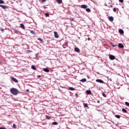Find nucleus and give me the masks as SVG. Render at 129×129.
Returning a JSON list of instances; mask_svg holds the SVG:
<instances>
[{
	"mask_svg": "<svg viewBox=\"0 0 129 129\" xmlns=\"http://www.w3.org/2000/svg\"><path fill=\"white\" fill-rule=\"evenodd\" d=\"M119 3H123V0H119Z\"/></svg>",
	"mask_w": 129,
	"mask_h": 129,
	"instance_id": "f704fd0d",
	"label": "nucleus"
},
{
	"mask_svg": "<svg viewBox=\"0 0 129 129\" xmlns=\"http://www.w3.org/2000/svg\"><path fill=\"white\" fill-rule=\"evenodd\" d=\"M43 70L44 72H50V70L48 68H44Z\"/></svg>",
	"mask_w": 129,
	"mask_h": 129,
	"instance_id": "9b49d317",
	"label": "nucleus"
},
{
	"mask_svg": "<svg viewBox=\"0 0 129 129\" xmlns=\"http://www.w3.org/2000/svg\"><path fill=\"white\" fill-rule=\"evenodd\" d=\"M125 105H126L128 107H129V103L128 102H125Z\"/></svg>",
	"mask_w": 129,
	"mask_h": 129,
	"instance_id": "b1692460",
	"label": "nucleus"
},
{
	"mask_svg": "<svg viewBox=\"0 0 129 129\" xmlns=\"http://www.w3.org/2000/svg\"><path fill=\"white\" fill-rule=\"evenodd\" d=\"M30 33L32 34V35H35V32L33 30L30 31Z\"/></svg>",
	"mask_w": 129,
	"mask_h": 129,
	"instance_id": "c85d7f7f",
	"label": "nucleus"
},
{
	"mask_svg": "<svg viewBox=\"0 0 129 129\" xmlns=\"http://www.w3.org/2000/svg\"><path fill=\"white\" fill-rule=\"evenodd\" d=\"M80 81H81V82H86V81H87V80H86V79L83 78V79H81L80 80Z\"/></svg>",
	"mask_w": 129,
	"mask_h": 129,
	"instance_id": "2eb2a0df",
	"label": "nucleus"
},
{
	"mask_svg": "<svg viewBox=\"0 0 129 129\" xmlns=\"http://www.w3.org/2000/svg\"><path fill=\"white\" fill-rule=\"evenodd\" d=\"M46 118H47V119H50V118H51V117L50 116H47V115H46Z\"/></svg>",
	"mask_w": 129,
	"mask_h": 129,
	"instance_id": "473e14b6",
	"label": "nucleus"
},
{
	"mask_svg": "<svg viewBox=\"0 0 129 129\" xmlns=\"http://www.w3.org/2000/svg\"><path fill=\"white\" fill-rule=\"evenodd\" d=\"M115 116L116 117V118H120V115H115Z\"/></svg>",
	"mask_w": 129,
	"mask_h": 129,
	"instance_id": "a878e982",
	"label": "nucleus"
},
{
	"mask_svg": "<svg viewBox=\"0 0 129 129\" xmlns=\"http://www.w3.org/2000/svg\"><path fill=\"white\" fill-rule=\"evenodd\" d=\"M113 11L114 12V13H116V8H113Z\"/></svg>",
	"mask_w": 129,
	"mask_h": 129,
	"instance_id": "7c9ffc66",
	"label": "nucleus"
},
{
	"mask_svg": "<svg viewBox=\"0 0 129 129\" xmlns=\"http://www.w3.org/2000/svg\"><path fill=\"white\" fill-rule=\"evenodd\" d=\"M75 52H80V49H79L78 47H76L75 48Z\"/></svg>",
	"mask_w": 129,
	"mask_h": 129,
	"instance_id": "f8f14e48",
	"label": "nucleus"
},
{
	"mask_svg": "<svg viewBox=\"0 0 129 129\" xmlns=\"http://www.w3.org/2000/svg\"><path fill=\"white\" fill-rule=\"evenodd\" d=\"M69 90H71V91L74 90V88L73 87H69Z\"/></svg>",
	"mask_w": 129,
	"mask_h": 129,
	"instance_id": "bb28decb",
	"label": "nucleus"
},
{
	"mask_svg": "<svg viewBox=\"0 0 129 129\" xmlns=\"http://www.w3.org/2000/svg\"><path fill=\"white\" fill-rule=\"evenodd\" d=\"M46 17H49V13H47L45 14Z\"/></svg>",
	"mask_w": 129,
	"mask_h": 129,
	"instance_id": "72a5a7b5",
	"label": "nucleus"
},
{
	"mask_svg": "<svg viewBox=\"0 0 129 129\" xmlns=\"http://www.w3.org/2000/svg\"><path fill=\"white\" fill-rule=\"evenodd\" d=\"M14 33L15 34H20V32L17 30H14Z\"/></svg>",
	"mask_w": 129,
	"mask_h": 129,
	"instance_id": "412c9836",
	"label": "nucleus"
},
{
	"mask_svg": "<svg viewBox=\"0 0 129 129\" xmlns=\"http://www.w3.org/2000/svg\"><path fill=\"white\" fill-rule=\"evenodd\" d=\"M52 124H53V125H57V124H58V123L56 121H54L52 123Z\"/></svg>",
	"mask_w": 129,
	"mask_h": 129,
	"instance_id": "aec40b11",
	"label": "nucleus"
},
{
	"mask_svg": "<svg viewBox=\"0 0 129 129\" xmlns=\"http://www.w3.org/2000/svg\"><path fill=\"white\" fill-rule=\"evenodd\" d=\"M0 64H1V61H0Z\"/></svg>",
	"mask_w": 129,
	"mask_h": 129,
	"instance_id": "de8ad7c7",
	"label": "nucleus"
},
{
	"mask_svg": "<svg viewBox=\"0 0 129 129\" xmlns=\"http://www.w3.org/2000/svg\"><path fill=\"white\" fill-rule=\"evenodd\" d=\"M108 20L110 21V22H113V17L110 16L108 17Z\"/></svg>",
	"mask_w": 129,
	"mask_h": 129,
	"instance_id": "0eeeda50",
	"label": "nucleus"
},
{
	"mask_svg": "<svg viewBox=\"0 0 129 129\" xmlns=\"http://www.w3.org/2000/svg\"><path fill=\"white\" fill-rule=\"evenodd\" d=\"M56 2H57V3L58 4H62V0H55Z\"/></svg>",
	"mask_w": 129,
	"mask_h": 129,
	"instance_id": "f3484780",
	"label": "nucleus"
},
{
	"mask_svg": "<svg viewBox=\"0 0 129 129\" xmlns=\"http://www.w3.org/2000/svg\"><path fill=\"white\" fill-rule=\"evenodd\" d=\"M0 4H5V2L3 0H0Z\"/></svg>",
	"mask_w": 129,
	"mask_h": 129,
	"instance_id": "c756f323",
	"label": "nucleus"
},
{
	"mask_svg": "<svg viewBox=\"0 0 129 129\" xmlns=\"http://www.w3.org/2000/svg\"><path fill=\"white\" fill-rule=\"evenodd\" d=\"M54 37L56 38H59V35L58 34V33H57V32L55 31L54 32Z\"/></svg>",
	"mask_w": 129,
	"mask_h": 129,
	"instance_id": "423d86ee",
	"label": "nucleus"
},
{
	"mask_svg": "<svg viewBox=\"0 0 129 129\" xmlns=\"http://www.w3.org/2000/svg\"><path fill=\"white\" fill-rule=\"evenodd\" d=\"M46 2V0H41L42 3H45Z\"/></svg>",
	"mask_w": 129,
	"mask_h": 129,
	"instance_id": "e433bc0d",
	"label": "nucleus"
},
{
	"mask_svg": "<svg viewBox=\"0 0 129 129\" xmlns=\"http://www.w3.org/2000/svg\"><path fill=\"white\" fill-rule=\"evenodd\" d=\"M97 111H100V110L97 109Z\"/></svg>",
	"mask_w": 129,
	"mask_h": 129,
	"instance_id": "c03bdc74",
	"label": "nucleus"
},
{
	"mask_svg": "<svg viewBox=\"0 0 129 129\" xmlns=\"http://www.w3.org/2000/svg\"><path fill=\"white\" fill-rule=\"evenodd\" d=\"M10 92H11L13 95H18L19 90L17 89V88H13L10 89Z\"/></svg>",
	"mask_w": 129,
	"mask_h": 129,
	"instance_id": "f257e3e1",
	"label": "nucleus"
},
{
	"mask_svg": "<svg viewBox=\"0 0 129 129\" xmlns=\"http://www.w3.org/2000/svg\"><path fill=\"white\" fill-rule=\"evenodd\" d=\"M2 31H4V29H2Z\"/></svg>",
	"mask_w": 129,
	"mask_h": 129,
	"instance_id": "49530a36",
	"label": "nucleus"
},
{
	"mask_svg": "<svg viewBox=\"0 0 129 129\" xmlns=\"http://www.w3.org/2000/svg\"><path fill=\"white\" fill-rule=\"evenodd\" d=\"M122 111H123L124 113H126V110H125L124 108L122 109Z\"/></svg>",
	"mask_w": 129,
	"mask_h": 129,
	"instance_id": "5701e85b",
	"label": "nucleus"
},
{
	"mask_svg": "<svg viewBox=\"0 0 129 129\" xmlns=\"http://www.w3.org/2000/svg\"><path fill=\"white\" fill-rule=\"evenodd\" d=\"M20 27L23 29V30H25V25L23 24H21Z\"/></svg>",
	"mask_w": 129,
	"mask_h": 129,
	"instance_id": "4468645a",
	"label": "nucleus"
},
{
	"mask_svg": "<svg viewBox=\"0 0 129 129\" xmlns=\"http://www.w3.org/2000/svg\"><path fill=\"white\" fill-rule=\"evenodd\" d=\"M86 12H88V13H90V12H91V10L89 8H87L86 9Z\"/></svg>",
	"mask_w": 129,
	"mask_h": 129,
	"instance_id": "6ab92c4d",
	"label": "nucleus"
},
{
	"mask_svg": "<svg viewBox=\"0 0 129 129\" xmlns=\"http://www.w3.org/2000/svg\"><path fill=\"white\" fill-rule=\"evenodd\" d=\"M11 79L12 80H13V81H14V82H16V83H18V81L17 79H16L14 77H11Z\"/></svg>",
	"mask_w": 129,
	"mask_h": 129,
	"instance_id": "39448f33",
	"label": "nucleus"
},
{
	"mask_svg": "<svg viewBox=\"0 0 129 129\" xmlns=\"http://www.w3.org/2000/svg\"><path fill=\"white\" fill-rule=\"evenodd\" d=\"M63 48H64V49H66V48H67V47H68V44H67V43H64L63 45H62Z\"/></svg>",
	"mask_w": 129,
	"mask_h": 129,
	"instance_id": "1a4fd4ad",
	"label": "nucleus"
},
{
	"mask_svg": "<svg viewBox=\"0 0 129 129\" xmlns=\"http://www.w3.org/2000/svg\"><path fill=\"white\" fill-rule=\"evenodd\" d=\"M109 57L110 60H114L115 59V56L111 54L109 55Z\"/></svg>",
	"mask_w": 129,
	"mask_h": 129,
	"instance_id": "7ed1b4c3",
	"label": "nucleus"
},
{
	"mask_svg": "<svg viewBox=\"0 0 129 129\" xmlns=\"http://www.w3.org/2000/svg\"><path fill=\"white\" fill-rule=\"evenodd\" d=\"M119 33L122 35V34L124 33L123 30L122 29H119Z\"/></svg>",
	"mask_w": 129,
	"mask_h": 129,
	"instance_id": "dca6fc26",
	"label": "nucleus"
},
{
	"mask_svg": "<svg viewBox=\"0 0 129 129\" xmlns=\"http://www.w3.org/2000/svg\"><path fill=\"white\" fill-rule=\"evenodd\" d=\"M31 68L33 70H36V67L35 66H32Z\"/></svg>",
	"mask_w": 129,
	"mask_h": 129,
	"instance_id": "4be33fe9",
	"label": "nucleus"
},
{
	"mask_svg": "<svg viewBox=\"0 0 129 129\" xmlns=\"http://www.w3.org/2000/svg\"><path fill=\"white\" fill-rule=\"evenodd\" d=\"M37 77H38V78H40L41 75H38V76H37Z\"/></svg>",
	"mask_w": 129,
	"mask_h": 129,
	"instance_id": "58836bf2",
	"label": "nucleus"
},
{
	"mask_svg": "<svg viewBox=\"0 0 129 129\" xmlns=\"http://www.w3.org/2000/svg\"><path fill=\"white\" fill-rule=\"evenodd\" d=\"M39 41H40V42H42L43 40L41 38H38Z\"/></svg>",
	"mask_w": 129,
	"mask_h": 129,
	"instance_id": "c9c22d12",
	"label": "nucleus"
},
{
	"mask_svg": "<svg viewBox=\"0 0 129 129\" xmlns=\"http://www.w3.org/2000/svg\"><path fill=\"white\" fill-rule=\"evenodd\" d=\"M13 128H17V125H16V124H13Z\"/></svg>",
	"mask_w": 129,
	"mask_h": 129,
	"instance_id": "cd10ccee",
	"label": "nucleus"
},
{
	"mask_svg": "<svg viewBox=\"0 0 129 129\" xmlns=\"http://www.w3.org/2000/svg\"><path fill=\"white\" fill-rule=\"evenodd\" d=\"M96 82H98L99 83L104 84V82L102 81L101 79H97L96 80Z\"/></svg>",
	"mask_w": 129,
	"mask_h": 129,
	"instance_id": "f03ea898",
	"label": "nucleus"
},
{
	"mask_svg": "<svg viewBox=\"0 0 129 129\" xmlns=\"http://www.w3.org/2000/svg\"><path fill=\"white\" fill-rule=\"evenodd\" d=\"M116 10H117V11H118V8L116 9Z\"/></svg>",
	"mask_w": 129,
	"mask_h": 129,
	"instance_id": "a18cd8bd",
	"label": "nucleus"
},
{
	"mask_svg": "<svg viewBox=\"0 0 129 129\" xmlns=\"http://www.w3.org/2000/svg\"><path fill=\"white\" fill-rule=\"evenodd\" d=\"M0 7L2 8L4 10L8 9V6L5 5H0Z\"/></svg>",
	"mask_w": 129,
	"mask_h": 129,
	"instance_id": "20e7f679",
	"label": "nucleus"
},
{
	"mask_svg": "<svg viewBox=\"0 0 129 129\" xmlns=\"http://www.w3.org/2000/svg\"><path fill=\"white\" fill-rule=\"evenodd\" d=\"M26 91H27V92H29V90H28V89H27V90H26Z\"/></svg>",
	"mask_w": 129,
	"mask_h": 129,
	"instance_id": "37998d69",
	"label": "nucleus"
},
{
	"mask_svg": "<svg viewBox=\"0 0 129 129\" xmlns=\"http://www.w3.org/2000/svg\"><path fill=\"white\" fill-rule=\"evenodd\" d=\"M82 9H87V6L86 5H82L81 6Z\"/></svg>",
	"mask_w": 129,
	"mask_h": 129,
	"instance_id": "9d476101",
	"label": "nucleus"
},
{
	"mask_svg": "<svg viewBox=\"0 0 129 129\" xmlns=\"http://www.w3.org/2000/svg\"><path fill=\"white\" fill-rule=\"evenodd\" d=\"M118 46L119 48H120L121 49H122V48H123L124 47L123 44H122V43H118Z\"/></svg>",
	"mask_w": 129,
	"mask_h": 129,
	"instance_id": "6e6552de",
	"label": "nucleus"
},
{
	"mask_svg": "<svg viewBox=\"0 0 129 129\" xmlns=\"http://www.w3.org/2000/svg\"><path fill=\"white\" fill-rule=\"evenodd\" d=\"M86 93H87V94L90 95L91 94V91L88 90L86 91Z\"/></svg>",
	"mask_w": 129,
	"mask_h": 129,
	"instance_id": "ddd939ff",
	"label": "nucleus"
},
{
	"mask_svg": "<svg viewBox=\"0 0 129 129\" xmlns=\"http://www.w3.org/2000/svg\"><path fill=\"white\" fill-rule=\"evenodd\" d=\"M108 80H109V81H112L111 79H108Z\"/></svg>",
	"mask_w": 129,
	"mask_h": 129,
	"instance_id": "a19ab883",
	"label": "nucleus"
},
{
	"mask_svg": "<svg viewBox=\"0 0 129 129\" xmlns=\"http://www.w3.org/2000/svg\"><path fill=\"white\" fill-rule=\"evenodd\" d=\"M84 107H88V105L87 103H84Z\"/></svg>",
	"mask_w": 129,
	"mask_h": 129,
	"instance_id": "393cba45",
	"label": "nucleus"
},
{
	"mask_svg": "<svg viewBox=\"0 0 129 129\" xmlns=\"http://www.w3.org/2000/svg\"><path fill=\"white\" fill-rule=\"evenodd\" d=\"M75 95H76V97H78V94L76 93Z\"/></svg>",
	"mask_w": 129,
	"mask_h": 129,
	"instance_id": "4c0bfd02",
	"label": "nucleus"
},
{
	"mask_svg": "<svg viewBox=\"0 0 129 129\" xmlns=\"http://www.w3.org/2000/svg\"><path fill=\"white\" fill-rule=\"evenodd\" d=\"M88 41H90V38H88Z\"/></svg>",
	"mask_w": 129,
	"mask_h": 129,
	"instance_id": "79ce46f5",
	"label": "nucleus"
},
{
	"mask_svg": "<svg viewBox=\"0 0 129 129\" xmlns=\"http://www.w3.org/2000/svg\"><path fill=\"white\" fill-rule=\"evenodd\" d=\"M110 45L112 46V47H116V46H117V45L113 44V43H110Z\"/></svg>",
	"mask_w": 129,
	"mask_h": 129,
	"instance_id": "a211bd4d",
	"label": "nucleus"
},
{
	"mask_svg": "<svg viewBox=\"0 0 129 129\" xmlns=\"http://www.w3.org/2000/svg\"><path fill=\"white\" fill-rule=\"evenodd\" d=\"M100 103V101L98 100L97 101V103Z\"/></svg>",
	"mask_w": 129,
	"mask_h": 129,
	"instance_id": "ea45409f",
	"label": "nucleus"
},
{
	"mask_svg": "<svg viewBox=\"0 0 129 129\" xmlns=\"http://www.w3.org/2000/svg\"><path fill=\"white\" fill-rule=\"evenodd\" d=\"M102 96L104 97H106V95H105V94L104 93H102Z\"/></svg>",
	"mask_w": 129,
	"mask_h": 129,
	"instance_id": "2f4dec72",
	"label": "nucleus"
}]
</instances>
